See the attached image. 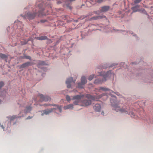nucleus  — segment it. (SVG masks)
<instances>
[{"mask_svg":"<svg viewBox=\"0 0 153 153\" xmlns=\"http://www.w3.org/2000/svg\"><path fill=\"white\" fill-rule=\"evenodd\" d=\"M115 99V97H114V99H111L110 102L111 103L112 108L113 110L117 112H120L121 113L125 114H130V109L129 106H127L125 108L124 107L121 108L118 104L114 102L113 100Z\"/></svg>","mask_w":153,"mask_h":153,"instance_id":"f257e3e1","label":"nucleus"},{"mask_svg":"<svg viewBox=\"0 0 153 153\" xmlns=\"http://www.w3.org/2000/svg\"><path fill=\"white\" fill-rule=\"evenodd\" d=\"M85 96L83 94L77 95L73 97L72 100H76L75 101L74 103L75 105H77L79 102H82V105L83 106H87L91 105V101L90 100H85L82 101L81 100Z\"/></svg>","mask_w":153,"mask_h":153,"instance_id":"f03ea898","label":"nucleus"},{"mask_svg":"<svg viewBox=\"0 0 153 153\" xmlns=\"http://www.w3.org/2000/svg\"><path fill=\"white\" fill-rule=\"evenodd\" d=\"M99 74L103 79H102V80L99 79H96L94 82V83L96 84H101L103 82L106 81V79L107 78L110 77L112 75H114L112 73L111 71H109L105 73L104 71H102Z\"/></svg>","mask_w":153,"mask_h":153,"instance_id":"7ed1b4c3","label":"nucleus"},{"mask_svg":"<svg viewBox=\"0 0 153 153\" xmlns=\"http://www.w3.org/2000/svg\"><path fill=\"white\" fill-rule=\"evenodd\" d=\"M53 105L55 106V107L53 108L47 109L44 110L43 111L44 113L46 115L52 112L54 110H57L60 112H61L62 110L61 106L55 105Z\"/></svg>","mask_w":153,"mask_h":153,"instance_id":"20e7f679","label":"nucleus"},{"mask_svg":"<svg viewBox=\"0 0 153 153\" xmlns=\"http://www.w3.org/2000/svg\"><path fill=\"white\" fill-rule=\"evenodd\" d=\"M36 13L35 12L31 13L28 12L25 14V15L24 16V17L25 18L28 19L29 20H31L33 19L36 16Z\"/></svg>","mask_w":153,"mask_h":153,"instance_id":"39448f33","label":"nucleus"},{"mask_svg":"<svg viewBox=\"0 0 153 153\" xmlns=\"http://www.w3.org/2000/svg\"><path fill=\"white\" fill-rule=\"evenodd\" d=\"M38 98L40 99L39 101L41 102L43 101L46 102L50 100L51 99V98L47 96L45 97L42 94H40L38 95Z\"/></svg>","mask_w":153,"mask_h":153,"instance_id":"423d86ee","label":"nucleus"},{"mask_svg":"<svg viewBox=\"0 0 153 153\" xmlns=\"http://www.w3.org/2000/svg\"><path fill=\"white\" fill-rule=\"evenodd\" d=\"M87 81L85 76H82L81 78V82L79 83L78 87L79 88H83L84 85L86 83Z\"/></svg>","mask_w":153,"mask_h":153,"instance_id":"0eeeda50","label":"nucleus"},{"mask_svg":"<svg viewBox=\"0 0 153 153\" xmlns=\"http://www.w3.org/2000/svg\"><path fill=\"white\" fill-rule=\"evenodd\" d=\"M75 80H73V78L71 77L68 79L66 81V83L67 85L68 88H69L71 87V83L72 82L75 83Z\"/></svg>","mask_w":153,"mask_h":153,"instance_id":"6e6552de","label":"nucleus"},{"mask_svg":"<svg viewBox=\"0 0 153 153\" xmlns=\"http://www.w3.org/2000/svg\"><path fill=\"white\" fill-rule=\"evenodd\" d=\"M85 97H86L88 99H91L93 100H97L98 99L101 97L102 96L100 95L99 97H97L92 96L90 94H86Z\"/></svg>","mask_w":153,"mask_h":153,"instance_id":"1a4fd4ad","label":"nucleus"},{"mask_svg":"<svg viewBox=\"0 0 153 153\" xmlns=\"http://www.w3.org/2000/svg\"><path fill=\"white\" fill-rule=\"evenodd\" d=\"M94 109L97 111L100 112V111L101 106L99 104H97L94 107Z\"/></svg>","mask_w":153,"mask_h":153,"instance_id":"9d476101","label":"nucleus"},{"mask_svg":"<svg viewBox=\"0 0 153 153\" xmlns=\"http://www.w3.org/2000/svg\"><path fill=\"white\" fill-rule=\"evenodd\" d=\"M110 7L109 6H104L101 7L100 11L101 12H106L108 11Z\"/></svg>","mask_w":153,"mask_h":153,"instance_id":"9b49d317","label":"nucleus"},{"mask_svg":"<svg viewBox=\"0 0 153 153\" xmlns=\"http://www.w3.org/2000/svg\"><path fill=\"white\" fill-rule=\"evenodd\" d=\"M30 65H31L30 62H27L22 65L20 66V68H25L27 67Z\"/></svg>","mask_w":153,"mask_h":153,"instance_id":"f8f14e48","label":"nucleus"},{"mask_svg":"<svg viewBox=\"0 0 153 153\" xmlns=\"http://www.w3.org/2000/svg\"><path fill=\"white\" fill-rule=\"evenodd\" d=\"M36 39L38 40H42L47 39L48 37L46 36H41L37 37H36Z\"/></svg>","mask_w":153,"mask_h":153,"instance_id":"ddd939ff","label":"nucleus"},{"mask_svg":"<svg viewBox=\"0 0 153 153\" xmlns=\"http://www.w3.org/2000/svg\"><path fill=\"white\" fill-rule=\"evenodd\" d=\"M131 9L134 12H136L138 11L139 10V6L138 5H137L135 6L132 7Z\"/></svg>","mask_w":153,"mask_h":153,"instance_id":"4468645a","label":"nucleus"},{"mask_svg":"<svg viewBox=\"0 0 153 153\" xmlns=\"http://www.w3.org/2000/svg\"><path fill=\"white\" fill-rule=\"evenodd\" d=\"M45 65V63L43 61H39L38 63L37 66L39 68H42V67H41V66Z\"/></svg>","mask_w":153,"mask_h":153,"instance_id":"2eb2a0df","label":"nucleus"},{"mask_svg":"<svg viewBox=\"0 0 153 153\" xmlns=\"http://www.w3.org/2000/svg\"><path fill=\"white\" fill-rule=\"evenodd\" d=\"M0 57L2 59H5L6 60H7L8 58L7 55L2 53H0Z\"/></svg>","mask_w":153,"mask_h":153,"instance_id":"dca6fc26","label":"nucleus"},{"mask_svg":"<svg viewBox=\"0 0 153 153\" xmlns=\"http://www.w3.org/2000/svg\"><path fill=\"white\" fill-rule=\"evenodd\" d=\"M103 18H105V17L104 16H98L93 17L91 18V19L92 20H96V19H102Z\"/></svg>","mask_w":153,"mask_h":153,"instance_id":"f3484780","label":"nucleus"},{"mask_svg":"<svg viewBox=\"0 0 153 153\" xmlns=\"http://www.w3.org/2000/svg\"><path fill=\"white\" fill-rule=\"evenodd\" d=\"M73 108V105L72 104H70L69 105H68L65 106L64 107V109H69V108Z\"/></svg>","mask_w":153,"mask_h":153,"instance_id":"a211bd4d","label":"nucleus"},{"mask_svg":"<svg viewBox=\"0 0 153 153\" xmlns=\"http://www.w3.org/2000/svg\"><path fill=\"white\" fill-rule=\"evenodd\" d=\"M31 107L30 106L27 107L26 109L24 110V112L25 113H27L29 112L31 110Z\"/></svg>","mask_w":153,"mask_h":153,"instance_id":"6ab92c4d","label":"nucleus"},{"mask_svg":"<svg viewBox=\"0 0 153 153\" xmlns=\"http://www.w3.org/2000/svg\"><path fill=\"white\" fill-rule=\"evenodd\" d=\"M20 117L16 115H13L12 116L9 117V118L10 120H13L15 119L19 118Z\"/></svg>","mask_w":153,"mask_h":153,"instance_id":"aec40b11","label":"nucleus"},{"mask_svg":"<svg viewBox=\"0 0 153 153\" xmlns=\"http://www.w3.org/2000/svg\"><path fill=\"white\" fill-rule=\"evenodd\" d=\"M108 90L109 89L104 87H100L99 88V90H102L104 91H108Z\"/></svg>","mask_w":153,"mask_h":153,"instance_id":"412c9836","label":"nucleus"},{"mask_svg":"<svg viewBox=\"0 0 153 153\" xmlns=\"http://www.w3.org/2000/svg\"><path fill=\"white\" fill-rule=\"evenodd\" d=\"M30 40V39H28L27 40H24V42H22V45H25L26 44L28 41Z\"/></svg>","mask_w":153,"mask_h":153,"instance_id":"4be33fe9","label":"nucleus"},{"mask_svg":"<svg viewBox=\"0 0 153 153\" xmlns=\"http://www.w3.org/2000/svg\"><path fill=\"white\" fill-rule=\"evenodd\" d=\"M94 76H95V75H90L88 78V79L89 80H92L93 79V78L94 77Z\"/></svg>","mask_w":153,"mask_h":153,"instance_id":"5701e85b","label":"nucleus"},{"mask_svg":"<svg viewBox=\"0 0 153 153\" xmlns=\"http://www.w3.org/2000/svg\"><path fill=\"white\" fill-rule=\"evenodd\" d=\"M66 99L68 101H69L71 100V99L70 97L68 95H66Z\"/></svg>","mask_w":153,"mask_h":153,"instance_id":"b1692460","label":"nucleus"},{"mask_svg":"<svg viewBox=\"0 0 153 153\" xmlns=\"http://www.w3.org/2000/svg\"><path fill=\"white\" fill-rule=\"evenodd\" d=\"M141 1V0H135L134 1V4H137V3H140Z\"/></svg>","mask_w":153,"mask_h":153,"instance_id":"393cba45","label":"nucleus"},{"mask_svg":"<svg viewBox=\"0 0 153 153\" xmlns=\"http://www.w3.org/2000/svg\"><path fill=\"white\" fill-rule=\"evenodd\" d=\"M48 42L49 43H51L52 42V41L51 40L49 39H47Z\"/></svg>","mask_w":153,"mask_h":153,"instance_id":"a878e982","label":"nucleus"},{"mask_svg":"<svg viewBox=\"0 0 153 153\" xmlns=\"http://www.w3.org/2000/svg\"><path fill=\"white\" fill-rule=\"evenodd\" d=\"M26 58L27 59H29L30 60L31 59V58L30 56H26Z\"/></svg>","mask_w":153,"mask_h":153,"instance_id":"bb28decb","label":"nucleus"},{"mask_svg":"<svg viewBox=\"0 0 153 153\" xmlns=\"http://www.w3.org/2000/svg\"><path fill=\"white\" fill-rule=\"evenodd\" d=\"M103 0H97V1L99 3H101Z\"/></svg>","mask_w":153,"mask_h":153,"instance_id":"cd10ccee","label":"nucleus"},{"mask_svg":"<svg viewBox=\"0 0 153 153\" xmlns=\"http://www.w3.org/2000/svg\"><path fill=\"white\" fill-rule=\"evenodd\" d=\"M46 21V20H41V22L42 23H44Z\"/></svg>","mask_w":153,"mask_h":153,"instance_id":"c85d7f7f","label":"nucleus"},{"mask_svg":"<svg viewBox=\"0 0 153 153\" xmlns=\"http://www.w3.org/2000/svg\"><path fill=\"white\" fill-rule=\"evenodd\" d=\"M62 8H60V9H59L58 10H57V11H58V12H59L61 10V11H62Z\"/></svg>","mask_w":153,"mask_h":153,"instance_id":"c756f323","label":"nucleus"},{"mask_svg":"<svg viewBox=\"0 0 153 153\" xmlns=\"http://www.w3.org/2000/svg\"><path fill=\"white\" fill-rule=\"evenodd\" d=\"M32 118V117H31L30 116H28L26 119H31Z\"/></svg>","mask_w":153,"mask_h":153,"instance_id":"7c9ffc66","label":"nucleus"},{"mask_svg":"<svg viewBox=\"0 0 153 153\" xmlns=\"http://www.w3.org/2000/svg\"><path fill=\"white\" fill-rule=\"evenodd\" d=\"M41 14L42 15H47L48 14H49V13H47L46 14H44L43 13H41Z\"/></svg>","mask_w":153,"mask_h":153,"instance_id":"2f4dec72","label":"nucleus"},{"mask_svg":"<svg viewBox=\"0 0 153 153\" xmlns=\"http://www.w3.org/2000/svg\"><path fill=\"white\" fill-rule=\"evenodd\" d=\"M48 105V104H45L44 105V106H48V105Z\"/></svg>","mask_w":153,"mask_h":153,"instance_id":"473e14b6","label":"nucleus"},{"mask_svg":"<svg viewBox=\"0 0 153 153\" xmlns=\"http://www.w3.org/2000/svg\"><path fill=\"white\" fill-rule=\"evenodd\" d=\"M91 2L92 3H93L94 2V0H90Z\"/></svg>","mask_w":153,"mask_h":153,"instance_id":"72a5a7b5","label":"nucleus"},{"mask_svg":"<svg viewBox=\"0 0 153 153\" xmlns=\"http://www.w3.org/2000/svg\"><path fill=\"white\" fill-rule=\"evenodd\" d=\"M102 114L103 115H104V113L103 112H102Z\"/></svg>","mask_w":153,"mask_h":153,"instance_id":"f704fd0d","label":"nucleus"},{"mask_svg":"<svg viewBox=\"0 0 153 153\" xmlns=\"http://www.w3.org/2000/svg\"><path fill=\"white\" fill-rule=\"evenodd\" d=\"M1 127L2 128H4V127H3V126H1Z\"/></svg>","mask_w":153,"mask_h":153,"instance_id":"c9c22d12","label":"nucleus"}]
</instances>
